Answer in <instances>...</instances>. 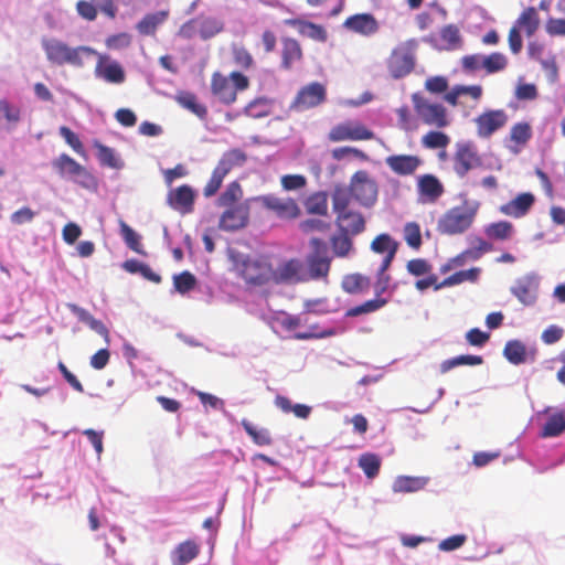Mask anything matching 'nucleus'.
I'll list each match as a JSON object with an SVG mask.
<instances>
[{
	"label": "nucleus",
	"instance_id": "14",
	"mask_svg": "<svg viewBox=\"0 0 565 565\" xmlns=\"http://www.w3.org/2000/svg\"><path fill=\"white\" fill-rule=\"evenodd\" d=\"M509 120L504 109H488L481 113L476 119L477 135L480 138H490L495 131L502 129Z\"/></svg>",
	"mask_w": 565,
	"mask_h": 565
},
{
	"label": "nucleus",
	"instance_id": "32",
	"mask_svg": "<svg viewBox=\"0 0 565 565\" xmlns=\"http://www.w3.org/2000/svg\"><path fill=\"white\" fill-rule=\"evenodd\" d=\"M370 286V278L359 273L345 275L341 282L342 289L350 295L366 292Z\"/></svg>",
	"mask_w": 565,
	"mask_h": 565
},
{
	"label": "nucleus",
	"instance_id": "19",
	"mask_svg": "<svg viewBox=\"0 0 565 565\" xmlns=\"http://www.w3.org/2000/svg\"><path fill=\"white\" fill-rule=\"evenodd\" d=\"M195 193L194 190L183 184L168 193L167 202L170 207L180 212L181 214H189L194 209Z\"/></svg>",
	"mask_w": 565,
	"mask_h": 565
},
{
	"label": "nucleus",
	"instance_id": "7",
	"mask_svg": "<svg viewBox=\"0 0 565 565\" xmlns=\"http://www.w3.org/2000/svg\"><path fill=\"white\" fill-rule=\"evenodd\" d=\"M311 252L306 257L308 267V279L327 280L331 268V257L327 242L318 237L309 241Z\"/></svg>",
	"mask_w": 565,
	"mask_h": 565
},
{
	"label": "nucleus",
	"instance_id": "47",
	"mask_svg": "<svg viewBox=\"0 0 565 565\" xmlns=\"http://www.w3.org/2000/svg\"><path fill=\"white\" fill-rule=\"evenodd\" d=\"M486 235L491 239L505 241L513 233V225L507 221L491 223L484 230Z\"/></svg>",
	"mask_w": 565,
	"mask_h": 565
},
{
	"label": "nucleus",
	"instance_id": "18",
	"mask_svg": "<svg viewBox=\"0 0 565 565\" xmlns=\"http://www.w3.org/2000/svg\"><path fill=\"white\" fill-rule=\"evenodd\" d=\"M308 278L303 270V264L297 258L289 259L280 264L274 269L271 281L279 284H295L299 281H307Z\"/></svg>",
	"mask_w": 565,
	"mask_h": 565
},
{
	"label": "nucleus",
	"instance_id": "11",
	"mask_svg": "<svg viewBox=\"0 0 565 565\" xmlns=\"http://www.w3.org/2000/svg\"><path fill=\"white\" fill-rule=\"evenodd\" d=\"M350 193L363 206H372L379 195L376 181L365 170H359L351 177Z\"/></svg>",
	"mask_w": 565,
	"mask_h": 565
},
{
	"label": "nucleus",
	"instance_id": "59",
	"mask_svg": "<svg viewBox=\"0 0 565 565\" xmlns=\"http://www.w3.org/2000/svg\"><path fill=\"white\" fill-rule=\"evenodd\" d=\"M275 320L285 331H295L302 324V320L299 316H294L287 312H279Z\"/></svg>",
	"mask_w": 565,
	"mask_h": 565
},
{
	"label": "nucleus",
	"instance_id": "24",
	"mask_svg": "<svg viewBox=\"0 0 565 565\" xmlns=\"http://www.w3.org/2000/svg\"><path fill=\"white\" fill-rule=\"evenodd\" d=\"M534 202L535 198L532 193H521L508 203L502 204L500 212L507 216L519 218L527 214Z\"/></svg>",
	"mask_w": 565,
	"mask_h": 565
},
{
	"label": "nucleus",
	"instance_id": "16",
	"mask_svg": "<svg viewBox=\"0 0 565 565\" xmlns=\"http://www.w3.org/2000/svg\"><path fill=\"white\" fill-rule=\"evenodd\" d=\"M481 166V158L471 142H458L454 157V170L458 177L463 178L470 170Z\"/></svg>",
	"mask_w": 565,
	"mask_h": 565
},
{
	"label": "nucleus",
	"instance_id": "45",
	"mask_svg": "<svg viewBox=\"0 0 565 565\" xmlns=\"http://www.w3.org/2000/svg\"><path fill=\"white\" fill-rule=\"evenodd\" d=\"M425 484L426 480L424 478L402 476L394 481L393 490L395 492H416L423 489Z\"/></svg>",
	"mask_w": 565,
	"mask_h": 565
},
{
	"label": "nucleus",
	"instance_id": "12",
	"mask_svg": "<svg viewBox=\"0 0 565 565\" xmlns=\"http://www.w3.org/2000/svg\"><path fill=\"white\" fill-rule=\"evenodd\" d=\"M53 168L60 175L72 177L82 186L89 189L96 185L95 177L82 164L66 153H62L52 161Z\"/></svg>",
	"mask_w": 565,
	"mask_h": 565
},
{
	"label": "nucleus",
	"instance_id": "43",
	"mask_svg": "<svg viewBox=\"0 0 565 565\" xmlns=\"http://www.w3.org/2000/svg\"><path fill=\"white\" fill-rule=\"evenodd\" d=\"M242 426L256 445L269 446L273 444V437L267 428H256L247 419L242 420Z\"/></svg>",
	"mask_w": 565,
	"mask_h": 565
},
{
	"label": "nucleus",
	"instance_id": "55",
	"mask_svg": "<svg viewBox=\"0 0 565 565\" xmlns=\"http://www.w3.org/2000/svg\"><path fill=\"white\" fill-rule=\"evenodd\" d=\"M404 238L409 247L418 249L422 246L419 225L415 222L407 223L404 227Z\"/></svg>",
	"mask_w": 565,
	"mask_h": 565
},
{
	"label": "nucleus",
	"instance_id": "1",
	"mask_svg": "<svg viewBox=\"0 0 565 565\" xmlns=\"http://www.w3.org/2000/svg\"><path fill=\"white\" fill-rule=\"evenodd\" d=\"M243 189L237 181L231 182L217 198L216 205L225 211L220 216L218 227L226 232H234L245 227L249 220V206L239 202Z\"/></svg>",
	"mask_w": 565,
	"mask_h": 565
},
{
	"label": "nucleus",
	"instance_id": "26",
	"mask_svg": "<svg viewBox=\"0 0 565 565\" xmlns=\"http://www.w3.org/2000/svg\"><path fill=\"white\" fill-rule=\"evenodd\" d=\"M343 25L347 29L363 35H371L379 30L377 21L369 13L351 15L344 21Z\"/></svg>",
	"mask_w": 565,
	"mask_h": 565
},
{
	"label": "nucleus",
	"instance_id": "53",
	"mask_svg": "<svg viewBox=\"0 0 565 565\" xmlns=\"http://www.w3.org/2000/svg\"><path fill=\"white\" fill-rule=\"evenodd\" d=\"M450 142V138L441 131L431 130L428 131L422 138V145L427 149H444Z\"/></svg>",
	"mask_w": 565,
	"mask_h": 565
},
{
	"label": "nucleus",
	"instance_id": "28",
	"mask_svg": "<svg viewBox=\"0 0 565 565\" xmlns=\"http://www.w3.org/2000/svg\"><path fill=\"white\" fill-rule=\"evenodd\" d=\"M200 553V546L192 540H186L175 546L171 553L173 565H186Z\"/></svg>",
	"mask_w": 565,
	"mask_h": 565
},
{
	"label": "nucleus",
	"instance_id": "38",
	"mask_svg": "<svg viewBox=\"0 0 565 565\" xmlns=\"http://www.w3.org/2000/svg\"><path fill=\"white\" fill-rule=\"evenodd\" d=\"M503 355L512 364H522L527 361L526 347L518 340L508 341L504 349Z\"/></svg>",
	"mask_w": 565,
	"mask_h": 565
},
{
	"label": "nucleus",
	"instance_id": "31",
	"mask_svg": "<svg viewBox=\"0 0 565 565\" xmlns=\"http://www.w3.org/2000/svg\"><path fill=\"white\" fill-rule=\"evenodd\" d=\"M287 24L295 26L298 31L315 41L326 42L328 40V33L326 29L319 24L303 21L300 19H290L286 21Z\"/></svg>",
	"mask_w": 565,
	"mask_h": 565
},
{
	"label": "nucleus",
	"instance_id": "44",
	"mask_svg": "<svg viewBox=\"0 0 565 565\" xmlns=\"http://www.w3.org/2000/svg\"><path fill=\"white\" fill-rule=\"evenodd\" d=\"M196 20H198L196 21L198 31H199L201 38L204 40L216 35L224 28L223 22L216 18L207 17V18H199Z\"/></svg>",
	"mask_w": 565,
	"mask_h": 565
},
{
	"label": "nucleus",
	"instance_id": "29",
	"mask_svg": "<svg viewBox=\"0 0 565 565\" xmlns=\"http://www.w3.org/2000/svg\"><path fill=\"white\" fill-rule=\"evenodd\" d=\"M68 308L79 321L86 323L92 330L102 335L106 343L110 342L109 331L100 320L95 319L86 309L77 305H70Z\"/></svg>",
	"mask_w": 565,
	"mask_h": 565
},
{
	"label": "nucleus",
	"instance_id": "9",
	"mask_svg": "<svg viewBox=\"0 0 565 565\" xmlns=\"http://www.w3.org/2000/svg\"><path fill=\"white\" fill-rule=\"evenodd\" d=\"M414 110L417 117L427 126L445 128L449 125L447 109L438 103H433L420 93L412 95Z\"/></svg>",
	"mask_w": 565,
	"mask_h": 565
},
{
	"label": "nucleus",
	"instance_id": "58",
	"mask_svg": "<svg viewBox=\"0 0 565 565\" xmlns=\"http://www.w3.org/2000/svg\"><path fill=\"white\" fill-rule=\"evenodd\" d=\"M232 54L234 63L241 68L247 70L254 63L252 54L244 46L233 45Z\"/></svg>",
	"mask_w": 565,
	"mask_h": 565
},
{
	"label": "nucleus",
	"instance_id": "23",
	"mask_svg": "<svg viewBox=\"0 0 565 565\" xmlns=\"http://www.w3.org/2000/svg\"><path fill=\"white\" fill-rule=\"evenodd\" d=\"M537 289L539 282L536 279L531 276H524L515 281V285L511 288V292L524 306H532L536 301Z\"/></svg>",
	"mask_w": 565,
	"mask_h": 565
},
{
	"label": "nucleus",
	"instance_id": "51",
	"mask_svg": "<svg viewBox=\"0 0 565 565\" xmlns=\"http://www.w3.org/2000/svg\"><path fill=\"white\" fill-rule=\"evenodd\" d=\"M387 303V300L384 298H374L370 299L359 306L350 308L345 316L347 317H358L361 315L371 313L374 311H377L379 309L383 308Z\"/></svg>",
	"mask_w": 565,
	"mask_h": 565
},
{
	"label": "nucleus",
	"instance_id": "62",
	"mask_svg": "<svg viewBox=\"0 0 565 565\" xmlns=\"http://www.w3.org/2000/svg\"><path fill=\"white\" fill-rule=\"evenodd\" d=\"M387 269L388 268L383 267V264H381L377 269L376 282L374 286L375 295L377 298H380V296L384 294L390 287L392 278L391 275L386 274Z\"/></svg>",
	"mask_w": 565,
	"mask_h": 565
},
{
	"label": "nucleus",
	"instance_id": "15",
	"mask_svg": "<svg viewBox=\"0 0 565 565\" xmlns=\"http://www.w3.org/2000/svg\"><path fill=\"white\" fill-rule=\"evenodd\" d=\"M328 138L332 142L344 140H371L374 132L358 121H345L335 125L328 134Z\"/></svg>",
	"mask_w": 565,
	"mask_h": 565
},
{
	"label": "nucleus",
	"instance_id": "10",
	"mask_svg": "<svg viewBox=\"0 0 565 565\" xmlns=\"http://www.w3.org/2000/svg\"><path fill=\"white\" fill-rule=\"evenodd\" d=\"M415 50L416 42L411 40L392 51L387 60V68L392 77L402 78L412 73L416 62Z\"/></svg>",
	"mask_w": 565,
	"mask_h": 565
},
{
	"label": "nucleus",
	"instance_id": "61",
	"mask_svg": "<svg viewBox=\"0 0 565 565\" xmlns=\"http://www.w3.org/2000/svg\"><path fill=\"white\" fill-rule=\"evenodd\" d=\"M60 135L64 138L66 143L78 154H84V147L79 138L68 127H60Z\"/></svg>",
	"mask_w": 565,
	"mask_h": 565
},
{
	"label": "nucleus",
	"instance_id": "63",
	"mask_svg": "<svg viewBox=\"0 0 565 565\" xmlns=\"http://www.w3.org/2000/svg\"><path fill=\"white\" fill-rule=\"evenodd\" d=\"M406 268L407 271L413 276L426 275L431 270V266L424 258H415L408 260Z\"/></svg>",
	"mask_w": 565,
	"mask_h": 565
},
{
	"label": "nucleus",
	"instance_id": "40",
	"mask_svg": "<svg viewBox=\"0 0 565 565\" xmlns=\"http://www.w3.org/2000/svg\"><path fill=\"white\" fill-rule=\"evenodd\" d=\"M270 113L271 100L267 97H257L249 102L244 108V114L254 119L266 117Z\"/></svg>",
	"mask_w": 565,
	"mask_h": 565
},
{
	"label": "nucleus",
	"instance_id": "30",
	"mask_svg": "<svg viewBox=\"0 0 565 565\" xmlns=\"http://www.w3.org/2000/svg\"><path fill=\"white\" fill-rule=\"evenodd\" d=\"M281 67L290 70L296 62L302 58V50L299 42L291 38L281 41Z\"/></svg>",
	"mask_w": 565,
	"mask_h": 565
},
{
	"label": "nucleus",
	"instance_id": "8",
	"mask_svg": "<svg viewBox=\"0 0 565 565\" xmlns=\"http://www.w3.org/2000/svg\"><path fill=\"white\" fill-rule=\"evenodd\" d=\"M460 66L466 74H476L483 70L489 75L504 71L508 66V57L501 52H492L489 55L468 54L461 57Z\"/></svg>",
	"mask_w": 565,
	"mask_h": 565
},
{
	"label": "nucleus",
	"instance_id": "35",
	"mask_svg": "<svg viewBox=\"0 0 565 565\" xmlns=\"http://www.w3.org/2000/svg\"><path fill=\"white\" fill-rule=\"evenodd\" d=\"M175 100L180 106L188 109L200 119H205L207 116V108L198 102V97L191 92H180L175 96Z\"/></svg>",
	"mask_w": 565,
	"mask_h": 565
},
{
	"label": "nucleus",
	"instance_id": "39",
	"mask_svg": "<svg viewBox=\"0 0 565 565\" xmlns=\"http://www.w3.org/2000/svg\"><path fill=\"white\" fill-rule=\"evenodd\" d=\"M565 430V411L551 415L544 424L541 436L544 438L559 436Z\"/></svg>",
	"mask_w": 565,
	"mask_h": 565
},
{
	"label": "nucleus",
	"instance_id": "52",
	"mask_svg": "<svg viewBox=\"0 0 565 565\" xmlns=\"http://www.w3.org/2000/svg\"><path fill=\"white\" fill-rule=\"evenodd\" d=\"M532 138V127L529 122L514 124L510 129V140L516 146H524Z\"/></svg>",
	"mask_w": 565,
	"mask_h": 565
},
{
	"label": "nucleus",
	"instance_id": "21",
	"mask_svg": "<svg viewBox=\"0 0 565 565\" xmlns=\"http://www.w3.org/2000/svg\"><path fill=\"white\" fill-rule=\"evenodd\" d=\"M95 74L109 83L120 84L125 81V72L121 65L116 61H110V57L104 54H98Z\"/></svg>",
	"mask_w": 565,
	"mask_h": 565
},
{
	"label": "nucleus",
	"instance_id": "20",
	"mask_svg": "<svg viewBox=\"0 0 565 565\" xmlns=\"http://www.w3.org/2000/svg\"><path fill=\"white\" fill-rule=\"evenodd\" d=\"M385 164L397 175H413L422 164V159L415 154H392L385 158Z\"/></svg>",
	"mask_w": 565,
	"mask_h": 565
},
{
	"label": "nucleus",
	"instance_id": "6",
	"mask_svg": "<svg viewBox=\"0 0 565 565\" xmlns=\"http://www.w3.org/2000/svg\"><path fill=\"white\" fill-rule=\"evenodd\" d=\"M247 160V156L241 149H230L224 152L217 164L212 171L211 178L203 188V195L211 198L215 195L222 186L224 178L235 168L243 166Z\"/></svg>",
	"mask_w": 565,
	"mask_h": 565
},
{
	"label": "nucleus",
	"instance_id": "34",
	"mask_svg": "<svg viewBox=\"0 0 565 565\" xmlns=\"http://www.w3.org/2000/svg\"><path fill=\"white\" fill-rule=\"evenodd\" d=\"M21 120V109L7 99H0V124L8 130L14 129Z\"/></svg>",
	"mask_w": 565,
	"mask_h": 565
},
{
	"label": "nucleus",
	"instance_id": "27",
	"mask_svg": "<svg viewBox=\"0 0 565 565\" xmlns=\"http://www.w3.org/2000/svg\"><path fill=\"white\" fill-rule=\"evenodd\" d=\"M337 225L340 232L358 235L365 228V221L361 213L349 210L348 212L337 216Z\"/></svg>",
	"mask_w": 565,
	"mask_h": 565
},
{
	"label": "nucleus",
	"instance_id": "56",
	"mask_svg": "<svg viewBox=\"0 0 565 565\" xmlns=\"http://www.w3.org/2000/svg\"><path fill=\"white\" fill-rule=\"evenodd\" d=\"M299 228L305 234H311L315 232L327 233L330 231L331 224L319 218H308L300 222Z\"/></svg>",
	"mask_w": 565,
	"mask_h": 565
},
{
	"label": "nucleus",
	"instance_id": "36",
	"mask_svg": "<svg viewBox=\"0 0 565 565\" xmlns=\"http://www.w3.org/2000/svg\"><path fill=\"white\" fill-rule=\"evenodd\" d=\"M514 25L524 31L527 36H532L540 26L537 11L530 7L525 9L515 21Z\"/></svg>",
	"mask_w": 565,
	"mask_h": 565
},
{
	"label": "nucleus",
	"instance_id": "2",
	"mask_svg": "<svg viewBox=\"0 0 565 565\" xmlns=\"http://www.w3.org/2000/svg\"><path fill=\"white\" fill-rule=\"evenodd\" d=\"M480 209V202L465 196L460 205L447 210L437 222V231L443 235H459L473 224Z\"/></svg>",
	"mask_w": 565,
	"mask_h": 565
},
{
	"label": "nucleus",
	"instance_id": "60",
	"mask_svg": "<svg viewBox=\"0 0 565 565\" xmlns=\"http://www.w3.org/2000/svg\"><path fill=\"white\" fill-rule=\"evenodd\" d=\"M105 44L109 50L126 49L131 44V35L127 32L113 34L106 39Z\"/></svg>",
	"mask_w": 565,
	"mask_h": 565
},
{
	"label": "nucleus",
	"instance_id": "13",
	"mask_svg": "<svg viewBox=\"0 0 565 565\" xmlns=\"http://www.w3.org/2000/svg\"><path fill=\"white\" fill-rule=\"evenodd\" d=\"M327 97L326 87L318 83H310L299 89L296 97L290 104V109L295 111H303L321 105Z\"/></svg>",
	"mask_w": 565,
	"mask_h": 565
},
{
	"label": "nucleus",
	"instance_id": "42",
	"mask_svg": "<svg viewBox=\"0 0 565 565\" xmlns=\"http://www.w3.org/2000/svg\"><path fill=\"white\" fill-rule=\"evenodd\" d=\"M482 363H483V358L481 355L466 354V355H458V356L443 361L440 363L439 369H440V372L444 374V373L449 372L451 369L460 366V365L475 366V365H480Z\"/></svg>",
	"mask_w": 565,
	"mask_h": 565
},
{
	"label": "nucleus",
	"instance_id": "22",
	"mask_svg": "<svg viewBox=\"0 0 565 565\" xmlns=\"http://www.w3.org/2000/svg\"><path fill=\"white\" fill-rule=\"evenodd\" d=\"M398 242L386 233L377 235L371 243V249L383 256L381 264H383L384 268L391 267L398 250Z\"/></svg>",
	"mask_w": 565,
	"mask_h": 565
},
{
	"label": "nucleus",
	"instance_id": "54",
	"mask_svg": "<svg viewBox=\"0 0 565 565\" xmlns=\"http://www.w3.org/2000/svg\"><path fill=\"white\" fill-rule=\"evenodd\" d=\"M97 158L103 166L118 169L121 167L120 161L116 158L115 152L111 148L96 142Z\"/></svg>",
	"mask_w": 565,
	"mask_h": 565
},
{
	"label": "nucleus",
	"instance_id": "4",
	"mask_svg": "<svg viewBox=\"0 0 565 565\" xmlns=\"http://www.w3.org/2000/svg\"><path fill=\"white\" fill-rule=\"evenodd\" d=\"M42 47L46 58L55 65L70 64L76 67L83 66V54H96L95 50L88 46L70 47L66 43L56 39H42Z\"/></svg>",
	"mask_w": 565,
	"mask_h": 565
},
{
	"label": "nucleus",
	"instance_id": "64",
	"mask_svg": "<svg viewBox=\"0 0 565 565\" xmlns=\"http://www.w3.org/2000/svg\"><path fill=\"white\" fill-rule=\"evenodd\" d=\"M489 339L490 334L488 332L481 331L478 328L470 329L466 333V340L472 347L481 348L489 341Z\"/></svg>",
	"mask_w": 565,
	"mask_h": 565
},
{
	"label": "nucleus",
	"instance_id": "3",
	"mask_svg": "<svg viewBox=\"0 0 565 565\" xmlns=\"http://www.w3.org/2000/svg\"><path fill=\"white\" fill-rule=\"evenodd\" d=\"M249 87V78L241 72L234 71L228 76L214 72L211 76V92L224 105H232L237 99V93Z\"/></svg>",
	"mask_w": 565,
	"mask_h": 565
},
{
	"label": "nucleus",
	"instance_id": "57",
	"mask_svg": "<svg viewBox=\"0 0 565 565\" xmlns=\"http://www.w3.org/2000/svg\"><path fill=\"white\" fill-rule=\"evenodd\" d=\"M173 284L180 294H185L195 287L196 279L190 271H183L173 277Z\"/></svg>",
	"mask_w": 565,
	"mask_h": 565
},
{
	"label": "nucleus",
	"instance_id": "25",
	"mask_svg": "<svg viewBox=\"0 0 565 565\" xmlns=\"http://www.w3.org/2000/svg\"><path fill=\"white\" fill-rule=\"evenodd\" d=\"M418 194L427 202H436L444 193V185L439 179L433 174H424L418 178Z\"/></svg>",
	"mask_w": 565,
	"mask_h": 565
},
{
	"label": "nucleus",
	"instance_id": "33",
	"mask_svg": "<svg viewBox=\"0 0 565 565\" xmlns=\"http://www.w3.org/2000/svg\"><path fill=\"white\" fill-rule=\"evenodd\" d=\"M169 15L168 10H160L154 13L146 14L136 25L141 35H153L157 28L162 24Z\"/></svg>",
	"mask_w": 565,
	"mask_h": 565
},
{
	"label": "nucleus",
	"instance_id": "17",
	"mask_svg": "<svg viewBox=\"0 0 565 565\" xmlns=\"http://www.w3.org/2000/svg\"><path fill=\"white\" fill-rule=\"evenodd\" d=\"M257 201L267 210L281 218H296L300 215V209L291 198H278L266 194L257 198Z\"/></svg>",
	"mask_w": 565,
	"mask_h": 565
},
{
	"label": "nucleus",
	"instance_id": "37",
	"mask_svg": "<svg viewBox=\"0 0 565 565\" xmlns=\"http://www.w3.org/2000/svg\"><path fill=\"white\" fill-rule=\"evenodd\" d=\"M306 212L324 216L328 214V196L326 192L319 191L310 194L303 202Z\"/></svg>",
	"mask_w": 565,
	"mask_h": 565
},
{
	"label": "nucleus",
	"instance_id": "46",
	"mask_svg": "<svg viewBox=\"0 0 565 565\" xmlns=\"http://www.w3.org/2000/svg\"><path fill=\"white\" fill-rule=\"evenodd\" d=\"M351 233L340 232L330 238L333 254L337 257H347L353 249V242L350 238Z\"/></svg>",
	"mask_w": 565,
	"mask_h": 565
},
{
	"label": "nucleus",
	"instance_id": "41",
	"mask_svg": "<svg viewBox=\"0 0 565 565\" xmlns=\"http://www.w3.org/2000/svg\"><path fill=\"white\" fill-rule=\"evenodd\" d=\"M480 275V268L473 267L467 270L457 271L449 277L445 278L441 282L436 285V290H439L444 287L459 285L463 281H472L475 282Z\"/></svg>",
	"mask_w": 565,
	"mask_h": 565
},
{
	"label": "nucleus",
	"instance_id": "48",
	"mask_svg": "<svg viewBox=\"0 0 565 565\" xmlns=\"http://www.w3.org/2000/svg\"><path fill=\"white\" fill-rule=\"evenodd\" d=\"M120 233L126 245L137 254L146 255L141 244V237L128 224L120 222Z\"/></svg>",
	"mask_w": 565,
	"mask_h": 565
},
{
	"label": "nucleus",
	"instance_id": "50",
	"mask_svg": "<svg viewBox=\"0 0 565 565\" xmlns=\"http://www.w3.org/2000/svg\"><path fill=\"white\" fill-rule=\"evenodd\" d=\"M350 189L337 188L332 193V207L337 216L348 212L351 203Z\"/></svg>",
	"mask_w": 565,
	"mask_h": 565
},
{
	"label": "nucleus",
	"instance_id": "49",
	"mask_svg": "<svg viewBox=\"0 0 565 565\" xmlns=\"http://www.w3.org/2000/svg\"><path fill=\"white\" fill-rule=\"evenodd\" d=\"M359 467L369 479H373L380 472L381 459L375 454H363L359 458Z\"/></svg>",
	"mask_w": 565,
	"mask_h": 565
},
{
	"label": "nucleus",
	"instance_id": "5",
	"mask_svg": "<svg viewBox=\"0 0 565 565\" xmlns=\"http://www.w3.org/2000/svg\"><path fill=\"white\" fill-rule=\"evenodd\" d=\"M234 269L247 286L260 287L269 284L274 276L271 264L263 257L236 259Z\"/></svg>",
	"mask_w": 565,
	"mask_h": 565
}]
</instances>
